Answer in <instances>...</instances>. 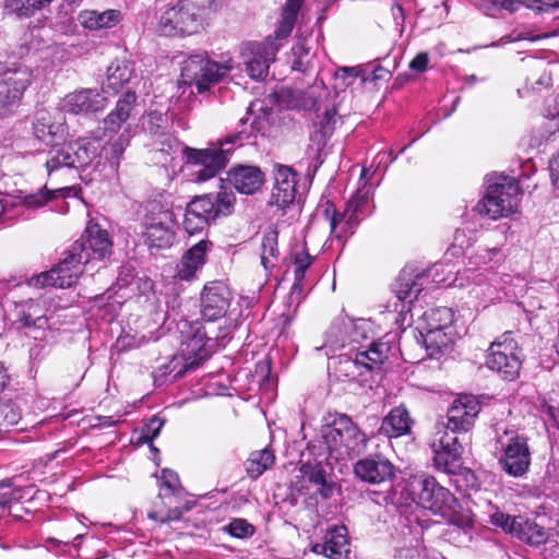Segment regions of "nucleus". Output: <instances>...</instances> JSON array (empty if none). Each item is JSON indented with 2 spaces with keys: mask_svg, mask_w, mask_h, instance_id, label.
<instances>
[{
  "mask_svg": "<svg viewBox=\"0 0 559 559\" xmlns=\"http://www.w3.org/2000/svg\"><path fill=\"white\" fill-rule=\"evenodd\" d=\"M502 254L497 247H478L468 257L466 267L457 273L455 283L460 287H469V294L484 302L499 299L500 283L493 267L501 261Z\"/></svg>",
  "mask_w": 559,
  "mask_h": 559,
  "instance_id": "nucleus-2",
  "label": "nucleus"
},
{
  "mask_svg": "<svg viewBox=\"0 0 559 559\" xmlns=\"http://www.w3.org/2000/svg\"><path fill=\"white\" fill-rule=\"evenodd\" d=\"M354 473L364 483L381 485L392 481L395 466L383 454L374 453L358 460L354 465Z\"/></svg>",
  "mask_w": 559,
  "mask_h": 559,
  "instance_id": "nucleus-19",
  "label": "nucleus"
},
{
  "mask_svg": "<svg viewBox=\"0 0 559 559\" xmlns=\"http://www.w3.org/2000/svg\"><path fill=\"white\" fill-rule=\"evenodd\" d=\"M524 2H477V9L485 15L502 19L504 12L512 14L516 12L520 4ZM526 8L536 13H552L559 8V2H525Z\"/></svg>",
  "mask_w": 559,
  "mask_h": 559,
  "instance_id": "nucleus-33",
  "label": "nucleus"
},
{
  "mask_svg": "<svg viewBox=\"0 0 559 559\" xmlns=\"http://www.w3.org/2000/svg\"><path fill=\"white\" fill-rule=\"evenodd\" d=\"M497 442L501 451L498 457L501 469L515 478L524 476L530 469L532 459L527 438L518 433L509 436L506 432Z\"/></svg>",
  "mask_w": 559,
  "mask_h": 559,
  "instance_id": "nucleus-13",
  "label": "nucleus"
},
{
  "mask_svg": "<svg viewBox=\"0 0 559 559\" xmlns=\"http://www.w3.org/2000/svg\"><path fill=\"white\" fill-rule=\"evenodd\" d=\"M173 213L169 211H159L156 215L146 218L145 240L152 248H167L173 243Z\"/></svg>",
  "mask_w": 559,
  "mask_h": 559,
  "instance_id": "nucleus-26",
  "label": "nucleus"
},
{
  "mask_svg": "<svg viewBox=\"0 0 559 559\" xmlns=\"http://www.w3.org/2000/svg\"><path fill=\"white\" fill-rule=\"evenodd\" d=\"M301 486L299 492L310 496H321L328 499L333 495V484L326 478L325 468L321 463H305L300 467Z\"/></svg>",
  "mask_w": 559,
  "mask_h": 559,
  "instance_id": "nucleus-25",
  "label": "nucleus"
},
{
  "mask_svg": "<svg viewBox=\"0 0 559 559\" xmlns=\"http://www.w3.org/2000/svg\"><path fill=\"white\" fill-rule=\"evenodd\" d=\"M107 98L96 88H80L67 94L61 100V109L72 115H90L102 111Z\"/></svg>",
  "mask_w": 559,
  "mask_h": 559,
  "instance_id": "nucleus-22",
  "label": "nucleus"
},
{
  "mask_svg": "<svg viewBox=\"0 0 559 559\" xmlns=\"http://www.w3.org/2000/svg\"><path fill=\"white\" fill-rule=\"evenodd\" d=\"M233 70L231 61L219 64L207 59L203 53H197L185 61L181 69V80L185 84L195 85L199 93L210 88Z\"/></svg>",
  "mask_w": 559,
  "mask_h": 559,
  "instance_id": "nucleus-11",
  "label": "nucleus"
},
{
  "mask_svg": "<svg viewBox=\"0 0 559 559\" xmlns=\"http://www.w3.org/2000/svg\"><path fill=\"white\" fill-rule=\"evenodd\" d=\"M508 331L491 343L486 357V366L506 380H514L520 372L522 359L518 341Z\"/></svg>",
  "mask_w": 559,
  "mask_h": 559,
  "instance_id": "nucleus-10",
  "label": "nucleus"
},
{
  "mask_svg": "<svg viewBox=\"0 0 559 559\" xmlns=\"http://www.w3.org/2000/svg\"><path fill=\"white\" fill-rule=\"evenodd\" d=\"M274 179L275 186L272 191L271 204L285 209L296 199L297 174L292 167L278 165Z\"/></svg>",
  "mask_w": 559,
  "mask_h": 559,
  "instance_id": "nucleus-29",
  "label": "nucleus"
},
{
  "mask_svg": "<svg viewBox=\"0 0 559 559\" xmlns=\"http://www.w3.org/2000/svg\"><path fill=\"white\" fill-rule=\"evenodd\" d=\"M230 304L228 287L221 281L204 286L201 295V313L206 321H215L225 316Z\"/></svg>",
  "mask_w": 559,
  "mask_h": 559,
  "instance_id": "nucleus-23",
  "label": "nucleus"
},
{
  "mask_svg": "<svg viewBox=\"0 0 559 559\" xmlns=\"http://www.w3.org/2000/svg\"><path fill=\"white\" fill-rule=\"evenodd\" d=\"M550 174L554 185L559 188V153L550 163Z\"/></svg>",
  "mask_w": 559,
  "mask_h": 559,
  "instance_id": "nucleus-63",
  "label": "nucleus"
},
{
  "mask_svg": "<svg viewBox=\"0 0 559 559\" xmlns=\"http://www.w3.org/2000/svg\"><path fill=\"white\" fill-rule=\"evenodd\" d=\"M136 94L128 90L117 102L116 107L103 120L105 136L116 134L130 118L136 102Z\"/></svg>",
  "mask_w": 559,
  "mask_h": 559,
  "instance_id": "nucleus-31",
  "label": "nucleus"
},
{
  "mask_svg": "<svg viewBox=\"0 0 559 559\" xmlns=\"http://www.w3.org/2000/svg\"><path fill=\"white\" fill-rule=\"evenodd\" d=\"M72 153L69 145L52 146L48 152L45 160V167L49 178L58 175L62 170H72L73 162L71 160Z\"/></svg>",
  "mask_w": 559,
  "mask_h": 559,
  "instance_id": "nucleus-39",
  "label": "nucleus"
},
{
  "mask_svg": "<svg viewBox=\"0 0 559 559\" xmlns=\"http://www.w3.org/2000/svg\"><path fill=\"white\" fill-rule=\"evenodd\" d=\"M432 328H418L419 341L425 346L428 356L437 358L440 354L448 350L452 343V332L450 329H438L432 324Z\"/></svg>",
  "mask_w": 559,
  "mask_h": 559,
  "instance_id": "nucleus-37",
  "label": "nucleus"
},
{
  "mask_svg": "<svg viewBox=\"0 0 559 559\" xmlns=\"http://www.w3.org/2000/svg\"><path fill=\"white\" fill-rule=\"evenodd\" d=\"M452 321V310L448 307H440L430 309L424 313L423 325L420 328H432V323L438 329H451Z\"/></svg>",
  "mask_w": 559,
  "mask_h": 559,
  "instance_id": "nucleus-45",
  "label": "nucleus"
},
{
  "mask_svg": "<svg viewBox=\"0 0 559 559\" xmlns=\"http://www.w3.org/2000/svg\"><path fill=\"white\" fill-rule=\"evenodd\" d=\"M129 141L123 135H120L115 142L110 143L108 146H103L100 151L105 152V157L108 160L112 170H117L120 159L128 146Z\"/></svg>",
  "mask_w": 559,
  "mask_h": 559,
  "instance_id": "nucleus-48",
  "label": "nucleus"
},
{
  "mask_svg": "<svg viewBox=\"0 0 559 559\" xmlns=\"http://www.w3.org/2000/svg\"><path fill=\"white\" fill-rule=\"evenodd\" d=\"M226 180L238 192L253 194L261 189L264 174L257 166L237 165L228 170Z\"/></svg>",
  "mask_w": 559,
  "mask_h": 559,
  "instance_id": "nucleus-30",
  "label": "nucleus"
},
{
  "mask_svg": "<svg viewBox=\"0 0 559 559\" xmlns=\"http://www.w3.org/2000/svg\"><path fill=\"white\" fill-rule=\"evenodd\" d=\"M430 270L415 272L414 269L404 267L394 284L392 293L395 301L390 306L400 314L411 311V306L418 298L419 294L426 288L430 278Z\"/></svg>",
  "mask_w": 559,
  "mask_h": 559,
  "instance_id": "nucleus-15",
  "label": "nucleus"
},
{
  "mask_svg": "<svg viewBox=\"0 0 559 559\" xmlns=\"http://www.w3.org/2000/svg\"><path fill=\"white\" fill-rule=\"evenodd\" d=\"M163 426H164V419H162L157 416L152 417L144 427L143 437L148 440H153L154 438H156L159 435Z\"/></svg>",
  "mask_w": 559,
  "mask_h": 559,
  "instance_id": "nucleus-57",
  "label": "nucleus"
},
{
  "mask_svg": "<svg viewBox=\"0 0 559 559\" xmlns=\"http://www.w3.org/2000/svg\"><path fill=\"white\" fill-rule=\"evenodd\" d=\"M210 13V3L176 2L162 14L159 31L166 36L176 34L191 35L202 27Z\"/></svg>",
  "mask_w": 559,
  "mask_h": 559,
  "instance_id": "nucleus-7",
  "label": "nucleus"
},
{
  "mask_svg": "<svg viewBox=\"0 0 559 559\" xmlns=\"http://www.w3.org/2000/svg\"><path fill=\"white\" fill-rule=\"evenodd\" d=\"M74 243L82 245L81 257L85 263L93 260H104L111 254L112 241L106 229H103L97 223L90 222L82 237Z\"/></svg>",
  "mask_w": 559,
  "mask_h": 559,
  "instance_id": "nucleus-20",
  "label": "nucleus"
},
{
  "mask_svg": "<svg viewBox=\"0 0 559 559\" xmlns=\"http://www.w3.org/2000/svg\"><path fill=\"white\" fill-rule=\"evenodd\" d=\"M68 145L72 153L71 160L75 170L85 171L92 167V173H102L100 167H104V164H102V143L99 140L83 138L70 142Z\"/></svg>",
  "mask_w": 559,
  "mask_h": 559,
  "instance_id": "nucleus-24",
  "label": "nucleus"
},
{
  "mask_svg": "<svg viewBox=\"0 0 559 559\" xmlns=\"http://www.w3.org/2000/svg\"><path fill=\"white\" fill-rule=\"evenodd\" d=\"M310 59L294 58L292 61V69L301 73H307L310 70Z\"/></svg>",
  "mask_w": 559,
  "mask_h": 559,
  "instance_id": "nucleus-62",
  "label": "nucleus"
},
{
  "mask_svg": "<svg viewBox=\"0 0 559 559\" xmlns=\"http://www.w3.org/2000/svg\"><path fill=\"white\" fill-rule=\"evenodd\" d=\"M274 461L275 456L269 449L251 453L250 457L246 461L248 476L257 479L273 465Z\"/></svg>",
  "mask_w": 559,
  "mask_h": 559,
  "instance_id": "nucleus-43",
  "label": "nucleus"
},
{
  "mask_svg": "<svg viewBox=\"0 0 559 559\" xmlns=\"http://www.w3.org/2000/svg\"><path fill=\"white\" fill-rule=\"evenodd\" d=\"M385 359V345L372 343L367 350L340 355L335 370L340 377L355 380L366 372L379 369Z\"/></svg>",
  "mask_w": 559,
  "mask_h": 559,
  "instance_id": "nucleus-14",
  "label": "nucleus"
},
{
  "mask_svg": "<svg viewBox=\"0 0 559 559\" xmlns=\"http://www.w3.org/2000/svg\"><path fill=\"white\" fill-rule=\"evenodd\" d=\"M300 4L301 2H286V5L283 8L282 20L274 32L275 37L273 39L275 41L287 38L290 35L300 11Z\"/></svg>",
  "mask_w": 559,
  "mask_h": 559,
  "instance_id": "nucleus-44",
  "label": "nucleus"
},
{
  "mask_svg": "<svg viewBox=\"0 0 559 559\" xmlns=\"http://www.w3.org/2000/svg\"><path fill=\"white\" fill-rule=\"evenodd\" d=\"M313 260L314 258L308 253L306 248H302L301 251L295 253V282L290 289L292 297L301 296L305 287L307 286L306 271L310 267Z\"/></svg>",
  "mask_w": 559,
  "mask_h": 559,
  "instance_id": "nucleus-42",
  "label": "nucleus"
},
{
  "mask_svg": "<svg viewBox=\"0 0 559 559\" xmlns=\"http://www.w3.org/2000/svg\"><path fill=\"white\" fill-rule=\"evenodd\" d=\"M278 230L275 226L264 229L261 241V264L265 271L276 266L278 260Z\"/></svg>",
  "mask_w": 559,
  "mask_h": 559,
  "instance_id": "nucleus-38",
  "label": "nucleus"
},
{
  "mask_svg": "<svg viewBox=\"0 0 559 559\" xmlns=\"http://www.w3.org/2000/svg\"><path fill=\"white\" fill-rule=\"evenodd\" d=\"M33 71L23 63H14L0 72V119L17 106L32 82Z\"/></svg>",
  "mask_w": 559,
  "mask_h": 559,
  "instance_id": "nucleus-12",
  "label": "nucleus"
},
{
  "mask_svg": "<svg viewBox=\"0 0 559 559\" xmlns=\"http://www.w3.org/2000/svg\"><path fill=\"white\" fill-rule=\"evenodd\" d=\"M536 171L532 159L521 164L516 176L493 175L488 179L486 195L476 205V211L491 219L508 216L513 213L523 192L524 180Z\"/></svg>",
  "mask_w": 559,
  "mask_h": 559,
  "instance_id": "nucleus-1",
  "label": "nucleus"
},
{
  "mask_svg": "<svg viewBox=\"0 0 559 559\" xmlns=\"http://www.w3.org/2000/svg\"><path fill=\"white\" fill-rule=\"evenodd\" d=\"M287 98V106L293 109L310 110L317 106V98L310 91H289Z\"/></svg>",
  "mask_w": 559,
  "mask_h": 559,
  "instance_id": "nucleus-47",
  "label": "nucleus"
},
{
  "mask_svg": "<svg viewBox=\"0 0 559 559\" xmlns=\"http://www.w3.org/2000/svg\"><path fill=\"white\" fill-rule=\"evenodd\" d=\"M429 58L427 52H419L409 63V68L417 72H424L427 69Z\"/></svg>",
  "mask_w": 559,
  "mask_h": 559,
  "instance_id": "nucleus-60",
  "label": "nucleus"
},
{
  "mask_svg": "<svg viewBox=\"0 0 559 559\" xmlns=\"http://www.w3.org/2000/svg\"><path fill=\"white\" fill-rule=\"evenodd\" d=\"M186 492L180 485L178 475L170 469H163L159 480L158 499L163 508L155 504V510L147 516L160 523L178 521L185 512L192 508V502L185 500Z\"/></svg>",
  "mask_w": 559,
  "mask_h": 559,
  "instance_id": "nucleus-8",
  "label": "nucleus"
},
{
  "mask_svg": "<svg viewBox=\"0 0 559 559\" xmlns=\"http://www.w3.org/2000/svg\"><path fill=\"white\" fill-rule=\"evenodd\" d=\"M358 75H361V79L362 81H367L369 80V76H367L365 74V72H361L360 70H358L357 68H347V67H344V68H340L336 72V76L337 78H342V79H346V78H354V76H358Z\"/></svg>",
  "mask_w": 559,
  "mask_h": 559,
  "instance_id": "nucleus-61",
  "label": "nucleus"
},
{
  "mask_svg": "<svg viewBox=\"0 0 559 559\" xmlns=\"http://www.w3.org/2000/svg\"><path fill=\"white\" fill-rule=\"evenodd\" d=\"M226 530L236 538H247L252 536L255 532L254 526L245 519H234Z\"/></svg>",
  "mask_w": 559,
  "mask_h": 559,
  "instance_id": "nucleus-52",
  "label": "nucleus"
},
{
  "mask_svg": "<svg viewBox=\"0 0 559 559\" xmlns=\"http://www.w3.org/2000/svg\"><path fill=\"white\" fill-rule=\"evenodd\" d=\"M23 497V490L16 488L11 479L0 481V509L4 513L11 502L19 501Z\"/></svg>",
  "mask_w": 559,
  "mask_h": 559,
  "instance_id": "nucleus-50",
  "label": "nucleus"
},
{
  "mask_svg": "<svg viewBox=\"0 0 559 559\" xmlns=\"http://www.w3.org/2000/svg\"><path fill=\"white\" fill-rule=\"evenodd\" d=\"M463 447L459 436L443 431L439 438V448L435 447L433 462L438 471L447 474H457L462 467Z\"/></svg>",
  "mask_w": 559,
  "mask_h": 559,
  "instance_id": "nucleus-21",
  "label": "nucleus"
},
{
  "mask_svg": "<svg viewBox=\"0 0 559 559\" xmlns=\"http://www.w3.org/2000/svg\"><path fill=\"white\" fill-rule=\"evenodd\" d=\"M33 129L35 136L48 145L64 135V123L55 121L51 114L45 109L36 112Z\"/></svg>",
  "mask_w": 559,
  "mask_h": 559,
  "instance_id": "nucleus-36",
  "label": "nucleus"
},
{
  "mask_svg": "<svg viewBox=\"0 0 559 559\" xmlns=\"http://www.w3.org/2000/svg\"><path fill=\"white\" fill-rule=\"evenodd\" d=\"M321 432L330 456L336 461L352 459L367 448L368 438L345 414H337Z\"/></svg>",
  "mask_w": 559,
  "mask_h": 559,
  "instance_id": "nucleus-3",
  "label": "nucleus"
},
{
  "mask_svg": "<svg viewBox=\"0 0 559 559\" xmlns=\"http://www.w3.org/2000/svg\"><path fill=\"white\" fill-rule=\"evenodd\" d=\"M480 412V403L474 395L463 394L455 399L448 409L447 423H442L444 431L457 433L469 431L477 415Z\"/></svg>",
  "mask_w": 559,
  "mask_h": 559,
  "instance_id": "nucleus-18",
  "label": "nucleus"
},
{
  "mask_svg": "<svg viewBox=\"0 0 559 559\" xmlns=\"http://www.w3.org/2000/svg\"><path fill=\"white\" fill-rule=\"evenodd\" d=\"M364 322L361 320L354 321L352 319L343 320V325L345 329V336L348 338L349 342H358L360 336H364L362 334L358 333V330L361 328L360 325Z\"/></svg>",
  "mask_w": 559,
  "mask_h": 559,
  "instance_id": "nucleus-58",
  "label": "nucleus"
},
{
  "mask_svg": "<svg viewBox=\"0 0 559 559\" xmlns=\"http://www.w3.org/2000/svg\"><path fill=\"white\" fill-rule=\"evenodd\" d=\"M82 250V245L73 243L59 264L52 267L56 271L57 288H68L78 283L83 265L86 264L81 257Z\"/></svg>",
  "mask_w": 559,
  "mask_h": 559,
  "instance_id": "nucleus-27",
  "label": "nucleus"
},
{
  "mask_svg": "<svg viewBox=\"0 0 559 559\" xmlns=\"http://www.w3.org/2000/svg\"><path fill=\"white\" fill-rule=\"evenodd\" d=\"M217 335H212L205 326H198L195 329L194 335L190 341V346L198 348V357L199 360L204 359L207 356V352L205 350V345L210 341H215Z\"/></svg>",
  "mask_w": 559,
  "mask_h": 559,
  "instance_id": "nucleus-51",
  "label": "nucleus"
},
{
  "mask_svg": "<svg viewBox=\"0 0 559 559\" xmlns=\"http://www.w3.org/2000/svg\"><path fill=\"white\" fill-rule=\"evenodd\" d=\"M235 193L222 187L213 194L195 197L189 202L185 213L183 228L189 235L203 230L212 221L219 216H227L234 211Z\"/></svg>",
  "mask_w": 559,
  "mask_h": 559,
  "instance_id": "nucleus-5",
  "label": "nucleus"
},
{
  "mask_svg": "<svg viewBox=\"0 0 559 559\" xmlns=\"http://www.w3.org/2000/svg\"><path fill=\"white\" fill-rule=\"evenodd\" d=\"M242 134L238 132L218 140L216 144L207 148L198 150L186 146L183 153L188 164L198 168L193 171L195 179L206 181L215 177L226 167L235 146L242 145Z\"/></svg>",
  "mask_w": 559,
  "mask_h": 559,
  "instance_id": "nucleus-6",
  "label": "nucleus"
},
{
  "mask_svg": "<svg viewBox=\"0 0 559 559\" xmlns=\"http://www.w3.org/2000/svg\"><path fill=\"white\" fill-rule=\"evenodd\" d=\"M45 2H9L7 8L15 12L19 17H28L35 11L41 10Z\"/></svg>",
  "mask_w": 559,
  "mask_h": 559,
  "instance_id": "nucleus-53",
  "label": "nucleus"
},
{
  "mask_svg": "<svg viewBox=\"0 0 559 559\" xmlns=\"http://www.w3.org/2000/svg\"><path fill=\"white\" fill-rule=\"evenodd\" d=\"M414 420L405 406L392 408L382 419L379 432L388 438H399L409 435Z\"/></svg>",
  "mask_w": 559,
  "mask_h": 559,
  "instance_id": "nucleus-35",
  "label": "nucleus"
},
{
  "mask_svg": "<svg viewBox=\"0 0 559 559\" xmlns=\"http://www.w3.org/2000/svg\"><path fill=\"white\" fill-rule=\"evenodd\" d=\"M145 130L153 135H163L168 128V118L160 110H151L143 122Z\"/></svg>",
  "mask_w": 559,
  "mask_h": 559,
  "instance_id": "nucleus-49",
  "label": "nucleus"
},
{
  "mask_svg": "<svg viewBox=\"0 0 559 559\" xmlns=\"http://www.w3.org/2000/svg\"><path fill=\"white\" fill-rule=\"evenodd\" d=\"M120 12L117 10H85L80 13L81 24L88 29H100L115 26L119 22Z\"/></svg>",
  "mask_w": 559,
  "mask_h": 559,
  "instance_id": "nucleus-41",
  "label": "nucleus"
},
{
  "mask_svg": "<svg viewBox=\"0 0 559 559\" xmlns=\"http://www.w3.org/2000/svg\"><path fill=\"white\" fill-rule=\"evenodd\" d=\"M544 556L546 559H559V539L547 534V540L544 542Z\"/></svg>",
  "mask_w": 559,
  "mask_h": 559,
  "instance_id": "nucleus-59",
  "label": "nucleus"
},
{
  "mask_svg": "<svg viewBox=\"0 0 559 559\" xmlns=\"http://www.w3.org/2000/svg\"><path fill=\"white\" fill-rule=\"evenodd\" d=\"M55 282H56V271H53L51 269L49 271L41 272L40 274L32 276L27 281V284H28V286L35 287V288H44L47 286L57 287V284Z\"/></svg>",
  "mask_w": 559,
  "mask_h": 559,
  "instance_id": "nucleus-55",
  "label": "nucleus"
},
{
  "mask_svg": "<svg viewBox=\"0 0 559 559\" xmlns=\"http://www.w3.org/2000/svg\"><path fill=\"white\" fill-rule=\"evenodd\" d=\"M369 169L362 168L358 180V187L346 203L345 210L338 212L333 204H329L324 210V215L330 221L331 234L336 238H342L354 233L355 227L360 219L371 212L367 209L372 193L371 186H368Z\"/></svg>",
  "mask_w": 559,
  "mask_h": 559,
  "instance_id": "nucleus-4",
  "label": "nucleus"
},
{
  "mask_svg": "<svg viewBox=\"0 0 559 559\" xmlns=\"http://www.w3.org/2000/svg\"><path fill=\"white\" fill-rule=\"evenodd\" d=\"M20 407L13 402L0 403V433L8 432L21 420Z\"/></svg>",
  "mask_w": 559,
  "mask_h": 559,
  "instance_id": "nucleus-46",
  "label": "nucleus"
},
{
  "mask_svg": "<svg viewBox=\"0 0 559 559\" xmlns=\"http://www.w3.org/2000/svg\"><path fill=\"white\" fill-rule=\"evenodd\" d=\"M280 47L281 45L272 36L266 37L263 41L243 44L240 58L247 74L252 80H263L267 75L270 64L275 60Z\"/></svg>",
  "mask_w": 559,
  "mask_h": 559,
  "instance_id": "nucleus-16",
  "label": "nucleus"
},
{
  "mask_svg": "<svg viewBox=\"0 0 559 559\" xmlns=\"http://www.w3.org/2000/svg\"><path fill=\"white\" fill-rule=\"evenodd\" d=\"M311 551L329 559H343L349 552L348 532L346 526L333 525L328 528L323 540L311 546Z\"/></svg>",
  "mask_w": 559,
  "mask_h": 559,
  "instance_id": "nucleus-28",
  "label": "nucleus"
},
{
  "mask_svg": "<svg viewBox=\"0 0 559 559\" xmlns=\"http://www.w3.org/2000/svg\"><path fill=\"white\" fill-rule=\"evenodd\" d=\"M212 243L209 240H201L192 246L177 264L176 277L181 281H191L197 272L202 269L206 260V253Z\"/></svg>",
  "mask_w": 559,
  "mask_h": 559,
  "instance_id": "nucleus-32",
  "label": "nucleus"
},
{
  "mask_svg": "<svg viewBox=\"0 0 559 559\" xmlns=\"http://www.w3.org/2000/svg\"><path fill=\"white\" fill-rule=\"evenodd\" d=\"M136 79L134 63L130 60H115L107 68V76L103 82L104 93L117 94L126 84Z\"/></svg>",
  "mask_w": 559,
  "mask_h": 559,
  "instance_id": "nucleus-34",
  "label": "nucleus"
},
{
  "mask_svg": "<svg viewBox=\"0 0 559 559\" xmlns=\"http://www.w3.org/2000/svg\"><path fill=\"white\" fill-rule=\"evenodd\" d=\"M16 318L24 326L43 328L47 323V318L43 313V308L37 300L28 299L15 304Z\"/></svg>",
  "mask_w": 559,
  "mask_h": 559,
  "instance_id": "nucleus-40",
  "label": "nucleus"
},
{
  "mask_svg": "<svg viewBox=\"0 0 559 559\" xmlns=\"http://www.w3.org/2000/svg\"><path fill=\"white\" fill-rule=\"evenodd\" d=\"M337 122L335 108L326 109L320 120V130L323 135H331Z\"/></svg>",
  "mask_w": 559,
  "mask_h": 559,
  "instance_id": "nucleus-56",
  "label": "nucleus"
},
{
  "mask_svg": "<svg viewBox=\"0 0 559 559\" xmlns=\"http://www.w3.org/2000/svg\"><path fill=\"white\" fill-rule=\"evenodd\" d=\"M50 191L40 189L36 193L26 194L22 198V203L27 209H39L51 199Z\"/></svg>",
  "mask_w": 559,
  "mask_h": 559,
  "instance_id": "nucleus-54",
  "label": "nucleus"
},
{
  "mask_svg": "<svg viewBox=\"0 0 559 559\" xmlns=\"http://www.w3.org/2000/svg\"><path fill=\"white\" fill-rule=\"evenodd\" d=\"M491 522L508 534L531 546L538 547L547 540L545 528L528 518L522 515L511 516L502 512H496L491 515Z\"/></svg>",
  "mask_w": 559,
  "mask_h": 559,
  "instance_id": "nucleus-17",
  "label": "nucleus"
},
{
  "mask_svg": "<svg viewBox=\"0 0 559 559\" xmlns=\"http://www.w3.org/2000/svg\"><path fill=\"white\" fill-rule=\"evenodd\" d=\"M292 52L294 58H306L309 59V49L304 45V43H297L293 48Z\"/></svg>",
  "mask_w": 559,
  "mask_h": 559,
  "instance_id": "nucleus-64",
  "label": "nucleus"
},
{
  "mask_svg": "<svg viewBox=\"0 0 559 559\" xmlns=\"http://www.w3.org/2000/svg\"><path fill=\"white\" fill-rule=\"evenodd\" d=\"M411 493L425 509L435 514L448 515L454 508L455 497L433 476L419 475L409 484Z\"/></svg>",
  "mask_w": 559,
  "mask_h": 559,
  "instance_id": "nucleus-9",
  "label": "nucleus"
}]
</instances>
